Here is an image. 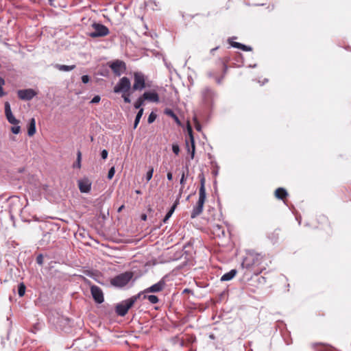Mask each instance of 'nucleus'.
Returning <instances> with one entry per match:
<instances>
[{
	"label": "nucleus",
	"mask_w": 351,
	"mask_h": 351,
	"mask_svg": "<svg viewBox=\"0 0 351 351\" xmlns=\"http://www.w3.org/2000/svg\"><path fill=\"white\" fill-rule=\"evenodd\" d=\"M199 178L200 181V187L199 190V199L197 202V205L193 207V210L191 214V217L194 219L199 215L202 211L204 208V204L206 200V189H205V182L206 180L203 173H200L199 175Z\"/></svg>",
	"instance_id": "obj_1"
},
{
	"label": "nucleus",
	"mask_w": 351,
	"mask_h": 351,
	"mask_svg": "<svg viewBox=\"0 0 351 351\" xmlns=\"http://www.w3.org/2000/svg\"><path fill=\"white\" fill-rule=\"evenodd\" d=\"M133 276L134 274L132 271H125L120 274L110 279V285L114 287L122 289L131 281Z\"/></svg>",
	"instance_id": "obj_2"
},
{
	"label": "nucleus",
	"mask_w": 351,
	"mask_h": 351,
	"mask_svg": "<svg viewBox=\"0 0 351 351\" xmlns=\"http://www.w3.org/2000/svg\"><path fill=\"white\" fill-rule=\"evenodd\" d=\"M140 296L141 293H138L118 304L115 310L117 314L121 317L125 316Z\"/></svg>",
	"instance_id": "obj_3"
},
{
	"label": "nucleus",
	"mask_w": 351,
	"mask_h": 351,
	"mask_svg": "<svg viewBox=\"0 0 351 351\" xmlns=\"http://www.w3.org/2000/svg\"><path fill=\"white\" fill-rule=\"evenodd\" d=\"M91 27L93 31L88 33V36L91 38L104 37L110 33L108 28L101 23L94 22Z\"/></svg>",
	"instance_id": "obj_4"
},
{
	"label": "nucleus",
	"mask_w": 351,
	"mask_h": 351,
	"mask_svg": "<svg viewBox=\"0 0 351 351\" xmlns=\"http://www.w3.org/2000/svg\"><path fill=\"white\" fill-rule=\"evenodd\" d=\"M131 88V82L128 77H121L114 87L115 93H127Z\"/></svg>",
	"instance_id": "obj_5"
},
{
	"label": "nucleus",
	"mask_w": 351,
	"mask_h": 351,
	"mask_svg": "<svg viewBox=\"0 0 351 351\" xmlns=\"http://www.w3.org/2000/svg\"><path fill=\"white\" fill-rule=\"evenodd\" d=\"M263 261V256L253 250L246 251V255L243 257L242 263H256Z\"/></svg>",
	"instance_id": "obj_6"
},
{
	"label": "nucleus",
	"mask_w": 351,
	"mask_h": 351,
	"mask_svg": "<svg viewBox=\"0 0 351 351\" xmlns=\"http://www.w3.org/2000/svg\"><path fill=\"white\" fill-rule=\"evenodd\" d=\"M133 90H142L145 88V75L141 72H135L134 73Z\"/></svg>",
	"instance_id": "obj_7"
},
{
	"label": "nucleus",
	"mask_w": 351,
	"mask_h": 351,
	"mask_svg": "<svg viewBox=\"0 0 351 351\" xmlns=\"http://www.w3.org/2000/svg\"><path fill=\"white\" fill-rule=\"evenodd\" d=\"M202 97L204 104L209 106L213 104L216 94L210 88L206 87L202 91Z\"/></svg>",
	"instance_id": "obj_8"
},
{
	"label": "nucleus",
	"mask_w": 351,
	"mask_h": 351,
	"mask_svg": "<svg viewBox=\"0 0 351 351\" xmlns=\"http://www.w3.org/2000/svg\"><path fill=\"white\" fill-rule=\"evenodd\" d=\"M168 276H164L158 282L145 289V293H157L162 291L166 286Z\"/></svg>",
	"instance_id": "obj_9"
},
{
	"label": "nucleus",
	"mask_w": 351,
	"mask_h": 351,
	"mask_svg": "<svg viewBox=\"0 0 351 351\" xmlns=\"http://www.w3.org/2000/svg\"><path fill=\"white\" fill-rule=\"evenodd\" d=\"M110 67L117 76H120L126 70L125 63L121 60H115L111 63Z\"/></svg>",
	"instance_id": "obj_10"
},
{
	"label": "nucleus",
	"mask_w": 351,
	"mask_h": 351,
	"mask_svg": "<svg viewBox=\"0 0 351 351\" xmlns=\"http://www.w3.org/2000/svg\"><path fill=\"white\" fill-rule=\"evenodd\" d=\"M36 94H37L36 92L32 88L22 89V90H19L17 91L18 97L21 100H24V101L31 100L32 99L34 98V97H35L36 95Z\"/></svg>",
	"instance_id": "obj_11"
},
{
	"label": "nucleus",
	"mask_w": 351,
	"mask_h": 351,
	"mask_svg": "<svg viewBox=\"0 0 351 351\" xmlns=\"http://www.w3.org/2000/svg\"><path fill=\"white\" fill-rule=\"evenodd\" d=\"M90 291H91L92 296L96 303L101 304L104 302V293L100 287H99L96 285H93L90 287Z\"/></svg>",
	"instance_id": "obj_12"
},
{
	"label": "nucleus",
	"mask_w": 351,
	"mask_h": 351,
	"mask_svg": "<svg viewBox=\"0 0 351 351\" xmlns=\"http://www.w3.org/2000/svg\"><path fill=\"white\" fill-rule=\"evenodd\" d=\"M4 105H5V115L8 121L12 125L19 124V123H20L19 120L16 119L12 112L10 103L8 101H6V102H5Z\"/></svg>",
	"instance_id": "obj_13"
},
{
	"label": "nucleus",
	"mask_w": 351,
	"mask_h": 351,
	"mask_svg": "<svg viewBox=\"0 0 351 351\" xmlns=\"http://www.w3.org/2000/svg\"><path fill=\"white\" fill-rule=\"evenodd\" d=\"M77 183L81 193H88L90 191L92 182L88 178L79 180Z\"/></svg>",
	"instance_id": "obj_14"
},
{
	"label": "nucleus",
	"mask_w": 351,
	"mask_h": 351,
	"mask_svg": "<svg viewBox=\"0 0 351 351\" xmlns=\"http://www.w3.org/2000/svg\"><path fill=\"white\" fill-rule=\"evenodd\" d=\"M212 232L215 237L223 238L226 236L225 228L219 224H215L213 226Z\"/></svg>",
	"instance_id": "obj_15"
},
{
	"label": "nucleus",
	"mask_w": 351,
	"mask_h": 351,
	"mask_svg": "<svg viewBox=\"0 0 351 351\" xmlns=\"http://www.w3.org/2000/svg\"><path fill=\"white\" fill-rule=\"evenodd\" d=\"M228 41L229 44L231 45V47H232L234 48L240 49L245 51H250L252 50V49L250 46H247V45H243L240 43L232 41V38H228Z\"/></svg>",
	"instance_id": "obj_16"
},
{
	"label": "nucleus",
	"mask_w": 351,
	"mask_h": 351,
	"mask_svg": "<svg viewBox=\"0 0 351 351\" xmlns=\"http://www.w3.org/2000/svg\"><path fill=\"white\" fill-rule=\"evenodd\" d=\"M145 100H148L152 102H158L159 97L156 92H145L143 94Z\"/></svg>",
	"instance_id": "obj_17"
},
{
	"label": "nucleus",
	"mask_w": 351,
	"mask_h": 351,
	"mask_svg": "<svg viewBox=\"0 0 351 351\" xmlns=\"http://www.w3.org/2000/svg\"><path fill=\"white\" fill-rule=\"evenodd\" d=\"M237 274V270L235 269H232L228 272L224 274L220 278L221 282L229 281L231 280Z\"/></svg>",
	"instance_id": "obj_18"
},
{
	"label": "nucleus",
	"mask_w": 351,
	"mask_h": 351,
	"mask_svg": "<svg viewBox=\"0 0 351 351\" xmlns=\"http://www.w3.org/2000/svg\"><path fill=\"white\" fill-rule=\"evenodd\" d=\"M164 113L166 115L171 117L178 125H181V122L178 117L175 114L173 110L170 108H166L164 111Z\"/></svg>",
	"instance_id": "obj_19"
},
{
	"label": "nucleus",
	"mask_w": 351,
	"mask_h": 351,
	"mask_svg": "<svg viewBox=\"0 0 351 351\" xmlns=\"http://www.w3.org/2000/svg\"><path fill=\"white\" fill-rule=\"evenodd\" d=\"M54 67L60 71L68 72L73 70L76 67V66L75 64L68 66L56 64L54 65Z\"/></svg>",
	"instance_id": "obj_20"
},
{
	"label": "nucleus",
	"mask_w": 351,
	"mask_h": 351,
	"mask_svg": "<svg viewBox=\"0 0 351 351\" xmlns=\"http://www.w3.org/2000/svg\"><path fill=\"white\" fill-rule=\"evenodd\" d=\"M36 133V121L34 118H32L29 120L27 134L29 136H33Z\"/></svg>",
	"instance_id": "obj_21"
},
{
	"label": "nucleus",
	"mask_w": 351,
	"mask_h": 351,
	"mask_svg": "<svg viewBox=\"0 0 351 351\" xmlns=\"http://www.w3.org/2000/svg\"><path fill=\"white\" fill-rule=\"evenodd\" d=\"M188 132H189V135L190 136V140L191 142V147H192V151L191 153V158L193 159L194 156H195V141H194V138L193 136L192 129L189 125H188Z\"/></svg>",
	"instance_id": "obj_22"
},
{
	"label": "nucleus",
	"mask_w": 351,
	"mask_h": 351,
	"mask_svg": "<svg viewBox=\"0 0 351 351\" xmlns=\"http://www.w3.org/2000/svg\"><path fill=\"white\" fill-rule=\"evenodd\" d=\"M287 195V191L283 188H278L275 191V195L279 199H283Z\"/></svg>",
	"instance_id": "obj_23"
},
{
	"label": "nucleus",
	"mask_w": 351,
	"mask_h": 351,
	"mask_svg": "<svg viewBox=\"0 0 351 351\" xmlns=\"http://www.w3.org/2000/svg\"><path fill=\"white\" fill-rule=\"evenodd\" d=\"M143 108H140V110H138L134 123V129L136 128L137 125H138L140 120L143 114Z\"/></svg>",
	"instance_id": "obj_24"
},
{
	"label": "nucleus",
	"mask_w": 351,
	"mask_h": 351,
	"mask_svg": "<svg viewBox=\"0 0 351 351\" xmlns=\"http://www.w3.org/2000/svg\"><path fill=\"white\" fill-rule=\"evenodd\" d=\"M144 101H145V99L142 95V96L139 97L137 99V100L135 101V103L134 104V107L136 109L140 110V108H142L141 106L144 104Z\"/></svg>",
	"instance_id": "obj_25"
},
{
	"label": "nucleus",
	"mask_w": 351,
	"mask_h": 351,
	"mask_svg": "<svg viewBox=\"0 0 351 351\" xmlns=\"http://www.w3.org/2000/svg\"><path fill=\"white\" fill-rule=\"evenodd\" d=\"M143 298L147 299L151 304H156L158 302V298L155 295H144Z\"/></svg>",
	"instance_id": "obj_26"
},
{
	"label": "nucleus",
	"mask_w": 351,
	"mask_h": 351,
	"mask_svg": "<svg viewBox=\"0 0 351 351\" xmlns=\"http://www.w3.org/2000/svg\"><path fill=\"white\" fill-rule=\"evenodd\" d=\"M81 160H82V153L80 151H77V160L75 163L73 164V167L80 168L81 167Z\"/></svg>",
	"instance_id": "obj_27"
},
{
	"label": "nucleus",
	"mask_w": 351,
	"mask_h": 351,
	"mask_svg": "<svg viewBox=\"0 0 351 351\" xmlns=\"http://www.w3.org/2000/svg\"><path fill=\"white\" fill-rule=\"evenodd\" d=\"M25 290H26V287H25V285H24V283L23 282L20 283L18 287L19 295L20 297L23 296L25 295Z\"/></svg>",
	"instance_id": "obj_28"
},
{
	"label": "nucleus",
	"mask_w": 351,
	"mask_h": 351,
	"mask_svg": "<svg viewBox=\"0 0 351 351\" xmlns=\"http://www.w3.org/2000/svg\"><path fill=\"white\" fill-rule=\"evenodd\" d=\"M318 346L317 351H332V348L327 345L317 343Z\"/></svg>",
	"instance_id": "obj_29"
},
{
	"label": "nucleus",
	"mask_w": 351,
	"mask_h": 351,
	"mask_svg": "<svg viewBox=\"0 0 351 351\" xmlns=\"http://www.w3.org/2000/svg\"><path fill=\"white\" fill-rule=\"evenodd\" d=\"M153 173H154V168L152 167H150L146 173L147 181H149L152 179V178L153 176Z\"/></svg>",
	"instance_id": "obj_30"
},
{
	"label": "nucleus",
	"mask_w": 351,
	"mask_h": 351,
	"mask_svg": "<svg viewBox=\"0 0 351 351\" xmlns=\"http://www.w3.org/2000/svg\"><path fill=\"white\" fill-rule=\"evenodd\" d=\"M130 95V93L129 92L127 93H123L122 97H123L125 103L130 104L131 102Z\"/></svg>",
	"instance_id": "obj_31"
},
{
	"label": "nucleus",
	"mask_w": 351,
	"mask_h": 351,
	"mask_svg": "<svg viewBox=\"0 0 351 351\" xmlns=\"http://www.w3.org/2000/svg\"><path fill=\"white\" fill-rule=\"evenodd\" d=\"M11 131L13 134H18L21 131V127L19 125V124L14 125V126L11 128Z\"/></svg>",
	"instance_id": "obj_32"
},
{
	"label": "nucleus",
	"mask_w": 351,
	"mask_h": 351,
	"mask_svg": "<svg viewBox=\"0 0 351 351\" xmlns=\"http://www.w3.org/2000/svg\"><path fill=\"white\" fill-rule=\"evenodd\" d=\"M156 114L154 112H151L148 117L147 122L149 123H152L156 119Z\"/></svg>",
	"instance_id": "obj_33"
},
{
	"label": "nucleus",
	"mask_w": 351,
	"mask_h": 351,
	"mask_svg": "<svg viewBox=\"0 0 351 351\" xmlns=\"http://www.w3.org/2000/svg\"><path fill=\"white\" fill-rule=\"evenodd\" d=\"M114 173H115V169H114V167H112L109 171H108V178L109 180H111L113 176H114Z\"/></svg>",
	"instance_id": "obj_34"
},
{
	"label": "nucleus",
	"mask_w": 351,
	"mask_h": 351,
	"mask_svg": "<svg viewBox=\"0 0 351 351\" xmlns=\"http://www.w3.org/2000/svg\"><path fill=\"white\" fill-rule=\"evenodd\" d=\"M178 204H179L178 199H176L173 204L172 205V206L171 207V208L169 209V210L168 212H169L171 214L173 215V213H174V211Z\"/></svg>",
	"instance_id": "obj_35"
},
{
	"label": "nucleus",
	"mask_w": 351,
	"mask_h": 351,
	"mask_svg": "<svg viewBox=\"0 0 351 351\" xmlns=\"http://www.w3.org/2000/svg\"><path fill=\"white\" fill-rule=\"evenodd\" d=\"M194 122H195V128L196 130L200 132L202 130V126H201V124L198 122V121L197 120V119L195 117L194 118Z\"/></svg>",
	"instance_id": "obj_36"
},
{
	"label": "nucleus",
	"mask_w": 351,
	"mask_h": 351,
	"mask_svg": "<svg viewBox=\"0 0 351 351\" xmlns=\"http://www.w3.org/2000/svg\"><path fill=\"white\" fill-rule=\"evenodd\" d=\"M178 259L182 260L181 263H182V264L187 263V262H188V261L186 260V256H184V254H182L180 258H173V261H178Z\"/></svg>",
	"instance_id": "obj_37"
},
{
	"label": "nucleus",
	"mask_w": 351,
	"mask_h": 351,
	"mask_svg": "<svg viewBox=\"0 0 351 351\" xmlns=\"http://www.w3.org/2000/svg\"><path fill=\"white\" fill-rule=\"evenodd\" d=\"M101 97L99 95H95L90 101V104H97L100 101Z\"/></svg>",
	"instance_id": "obj_38"
},
{
	"label": "nucleus",
	"mask_w": 351,
	"mask_h": 351,
	"mask_svg": "<svg viewBox=\"0 0 351 351\" xmlns=\"http://www.w3.org/2000/svg\"><path fill=\"white\" fill-rule=\"evenodd\" d=\"M44 261V256L43 254H39L36 257V263H43Z\"/></svg>",
	"instance_id": "obj_39"
},
{
	"label": "nucleus",
	"mask_w": 351,
	"mask_h": 351,
	"mask_svg": "<svg viewBox=\"0 0 351 351\" xmlns=\"http://www.w3.org/2000/svg\"><path fill=\"white\" fill-rule=\"evenodd\" d=\"M172 151H173V152L175 154L178 155L179 154V152H180V147H179V146L178 145H173V146H172Z\"/></svg>",
	"instance_id": "obj_40"
},
{
	"label": "nucleus",
	"mask_w": 351,
	"mask_h": 351,
	"mask_svg": "<svg viewBox=\"0 0 351 351\" xmlns=\"http://www.w3.org/2000/svg\"><path fill=\"white\" fill-rule=\"evenodd\" d=\"M89 80H90V77L88 75H84L82 76V82L84 84H87L89 82Z\"/></svg>",
	"instance_id": "obj_41"
},
{
	"label": "nucleus",
	"mask_w": 351,
	"mask_h": 351,
	"mask_svg": "<svg viewBox=\"0 0 351 351\" xmlns=\"http://www.w3.org/2000/svg\"><path fill=\"white\" fill-rule=\"evenodd\" d=\"M108 151L106 149H103L101 152V157L102 159L105 160L108 157Z\"/></svg>",
	"instance_id": "obj_42"
},
{
	"label": "nucleus",
	"mask_w": 351,
	"mask_h": 351,
	"mask_svg": "<svg viewBox=\"0 0 351 351\" xmlns=\"http://www.w3.org/2000/svg\"><path fill=\"white\" fill-rule=\"evenodd\" d=\"M185 181H186V176H185V173L183 172L182 174V177L180 178V184L184 185V183H185Z\"/></svg>",
	"instance_id": "obj_43"
},
{
	"label": "nucleus",
	"mask_w": 351,
	"mask_h": 351,
	"mask_svg": "<svg viewBox=\"0 0 351 351\" xmlns=\"http://www.w3.org/2000/svg\"><path fill=\"white\" fill-rule=\"evenodd\" d=\"M172 214H171L169 212H167V213L166 214L165 217H164L162 221L163 223H166L169 219L171 217Z\"/></svg>",
	"instance_id": "obj_44"
},
{
	"label": "nucleus",
	"mask_w": 351,
	"mask_h": 351,
	"mask_svg": "<svg viewBox=\"0 0 351 351\" xmlns=\"http://www.w3.org/2000/svg\"><path fill=\"white\" fill-rule=\"evenodd\" d=\"M176 339H178V344H179L180 347H183L184 346V340L180 339L178 336L176 337Z\"/></svg>",
	"instance_id": "obj_45"
},
{
	"label": "nucleus",
	"mask_w": 351,
	"mask_h": 351,
	"mask_svg": "<svg viewBox=\"0 0 351 351\" xmlns=\"http://www.w3.org/2000/svg\"><path fill=\"white\" fill-rule=\"evenodd\" d=\"M182 192H183V186L180 189L178 195L176 198V199H178V203H180V199L182 196Z\"/></svg>",
	"instance_id": "obj_46"
},
{
	"label": "nucleus",
	"mask_w": 351,
	"mask_h": 351,
	"mask_svg": "<svg viewBox=\"0 0 351 351\" xmlns=\"http://www.w3.org/2000/svg\"><path fill=\"white\" fill-rule=\"evenodd\" d=\"M167 178L169 180H171L173 179V174L171 172H168L167 174Z\"/></svg>",
	"instance_id": "obj_47"
},
{
	"label": "nucleus",
	"mask_w": 351,
	"mask_h": 351,
	"mask_svg": "<svg viewBox=\"0 0 351 351\" xmlns=\"http://www.w3.org/2000/svg\"><path fill=\"white\" fill-rule=\"evenodd\" d=\"M223 74L225 75L228 70V66L226 62H223Z\"/></svg>",
	"instance_id": "obj_48"
},
{
	"label": "nucleus",
	"mask_w": 351,
	"mask_h": 351,
	"mask_svg": "<svg viewBox=\"0 0 351 351\" xmlns=\"http://www.w3.org/2000/svg\"><path fill=\"white\" fill-rule=\"evenodd\" d=\"M5 84V80L4 79L0 76V87H3V86Z\"/></svg>",
	"instance_id": "obj_49"
},
{
	"label": "nucleus",
	"mask_w": 351,
	"mask_h": 351,
	"mask_svg": "<svg viewBox=\"0 0 351 351\" xmlns=\"http://www.w3.org/2000/svg\"><path fill=\"white\" fill-rule=\"evenodd\" d=\"M5 93L3 90V87H0V97H3L5 95Z\"/></svg>",
	"instance_id": "obj_50"
},
{
	"label": "nucleus",
	"mask_w": 351,
	"mask_h": 351,
	"mask_svg": "<svg viewBox=\"0 0 351 351\" xmlns=\"http://www.w3.org/2000/svg\"><path fill=\"white\" fill-rule=\"evenodd\" d=\"M223 78V76H222L221 77L217 78V84H221V82H222Z\"/></svg>",
	"instance_id": "obj_51"
},
{
	"label": "nucleus",
	"mask_w": 351,
	"mask_h": 351,
	"mask_svg": "<svg viewBox=\"0 0 351 351\" xmlns=\"http://www.w3.org/2000/svg\"><path fill=\"white\" fill-rule=\"evenodd\" d=\"M172 341H173V343H175V344L178 343V339H176V337L174 338H173Z\"/></svg>",
	"instance_id": "obj_52"
},
{
	"label": "nucleus",
	"mask_w": 351,
	"mask_h": 351,
	"mask_svg": "<svg viewBox=\"0 0 351 351\" xmlns=\"http://www.w3.org/2000/svg\"><path fill=\"white\" fill-rule=\"evenodd\" d=\"M141 219H142L143 220H146V219H147V215H143L141 216Z\"/></svg>",
	"instance_id": "obj_53"
},
{
	"label": "nucleus",
	"mask_w": 351,
	"mask_h": 351,
	"mask_svg": "<svg viewBox=\"0 0 351 351\" xmlns=\"http://www.w3.org/2000/svg\"><path fill=\"white\" fill-rule=\"evenodd\" d=\"M53 0H49V4H50L51 5H53Z\"/></svg>",
	"instance_id": "obj_54"
},
{
	"label": "nucleus",
	"mask_w": 351,
	"mask_h": 351,
	"mask_svg": "<svg viewBox=\"0 0 351 351\" xmlns=\"http://www.w3.org/2000/svg\"><path fill=\"white\" fill-rule=\"evenodd\" d=\"M217 48H218V47H215V48L212 49H211V52H213V51H215L216 49H217Z\"/></svg>",
	"instance_id": "obj_55"
},
{
	"label": "nucleus",
	"mask_w": 351,
	"mask_h": 351,
	"mask_svg": "<svg viewBox=\"0 0 351 351\" xmlns=\"http://www.w3.org/2000/svg\"><path fill=\"white\" fill-rule=\"evenodd\" d=\"M208 76L211 77H213V74H212L211 73H208Z\"/></svg>",
	"instance_id": "obj_56"
},
{
	"label": "nucleus",
	"mask_w": 351,
	"mask_h": 351,
	"mask_svg": "<svg viewBox=\"0 0 351 351\" xmlns=\"http://www.w3.org/2000/svg\"><path fill=\"white\" fill-rule=\"evenodd\" d=\"M123 207V206H121L119 208V211H120L121 210H122V208Z\"/></svg>",
	"instance_id": "obj_57"
},
{
	"label": "nucleus",
	"mask_w": 351,
	"mask_h": 351,
	"mask_svg": "<svg viewBox=\"0 0 351 351\" xmlns=\"http://www.w3.org/2000/svg\"><path fill=\"white\" fill-rule=\"evenodd\" d=\"M189 291V289H184V292H188Z\"/></svg>",
	"instance_id": "obj_58"
},
{
	"label": "nucleus",
	"mask_w": 351,
	"mask_h": 351,
	"mask_svg": "<svg viewBox=\"0 0 351 351\" xmlns=\"http://www.w3.org/2000/svg\"><path fill=\"white\" fill-rule=\"evenodd\" d=\"M210 337L211 339H213V338H214V337H213V335H210Z\"/></svg>",
	"instance_id": "obj_59"
},
{
	"label": "nucleus",
	"mask_w": 351,
	"mask_h": 351,
	"mask_svg": "<svg viewBox=\"0 0 351 351\" xmlns=\"http://www.w3.org/2000/svg\"><path fill=\"white\" fill-rule=\"evenodd\" d=\"M190 197V196L189 195L188 197H186V199H189Z\"/></svg>",
	"instance_id": "obj_60"
}]
</instances>
